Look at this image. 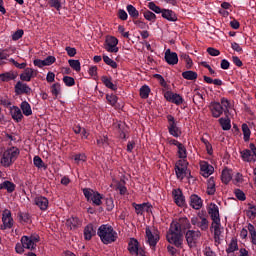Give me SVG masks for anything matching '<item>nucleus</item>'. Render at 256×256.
I'll return each mask as SVG.
<instances>
[{
	"mask_svg": "<svg viewBox=\"0 0 256 256\" xmlns=\"http://www.w3.org/2000/svg\"><path fill=\"white\" fill-rule=\"evenodd\" d=\"M98 237H100L104 245H109L117 241L118 235L117 232L113 229V226L108 224H103L98 228L97 232Z\"/></svg>",
	"mask_w": 256,
	"mask_h": 256,
	"instance_id": "f257e3e1",
	"label": "nucleus"
},
{
	"mask_svg": "<svg viewBox=\"0 0 256 256\" xmlns=\"http://www.w3.org/2000/svg\"><path fill=\"white\" fill-rule=\"evenodd\" d=\"M20 154L21 150L15 146L6 148L1 156V165L3 167H11L19 159Z\"/></svg>",
	"mask_w": 256,
	"mask_h": 256,
	"instance_id": "f03ea898",
	"label": "nucleus"
},
{
	"mask_svg": "<svg viewBox=\"0 0 256 256\" xmlns=\"http://www.w3.org/2000/svg\"><path fill=\"white\" fill-rule=\"evenodd\" d=\"M229 100L227 98H221L220 103L219 102H211L209 105V109L212 113V117H214V119H219V117H221L223 115V113H225V115H227V113H229Z\"/></svg>",
	"mask_w": 256,
	"mask_h": 256,
	"instance_id": "7ed1b4c3",
	"label": "nucleus"
},
{
	"mask_svg": "<svg viewBox=\"0 0 256 256\" xmlns=\"http://www.w3.org/2000/svg\"><path fill=\"white\" fill-rule=\"evenodd\" d=\"M166 239L170 245H175L178 249L183 248V234L177 230V226L170 225L166 234Z\"/></svg>",
	"mask_w": 256,
	"mask_h": 256,
	"instance_id": "20e7f679",
	"label": "nucleus"
},
{
	"mask_svg": "<svg viewBox=\"0 0 256 256\" xmlns=\"http://www.w3.org/2000/svg\"><path fill=\"white\" fill-rule=\"evenodd\" d=\"M82 191L84 197L87 199V201H91L92 205L96 207L103 205V199H105L103 194L99 193L98 191H94L91 188H84Z\"/></svg>",
	"mask_w": 256,
	"mask_h": 256,
	"instance_id": "39448f33",
	"label": "nucleus"
},
{
	"mask_svg": "<svg viewBox=\"0 0 256 256\" xmlns=\"http://www.w3.org/2000/svg\"><path fill=\"white\" fill-rule=\"evenodd\" d=\"M166 119L168 121L167 129L169 135L175 137L176 139L181 137V135H183V132L181 131V128L177 126V121L175 120V117L171 114H168L166 116Z\"/></svg>",
	"mask_w": 256,
	"mask_h": 256,
	"instance_id": "423d86ee",
	"label": "nucleus"
},
{
	"mask_svg": "<svg viewBox=\"0 0 256 256\" xmlns=\"http://www.w3.org/2000/svg\"><path fill=\"white\" fill-rule=\"evenodd\" d=\"M191 225L198 227L201 231L209 230V220L207 219V216H204L201 213H198L197 216L191 218Z\"/></svg>",
	"mask_w": 256,
	"mask_h": 256,
	"instance_id": "0eeeda50",
	"label": "nucleus"
},
{
	"mask_svg": "<svg viewBox=\"0 0 256 256\" xmlns=\"http://www.w3.org/2000/svg\"><path fill=\"white\" fill-rule=\"evenodd\" d=\"M146 243H148L149 247L152 251H155V247H157V243H159V232L151 231V228L146 227Z\"/></svg>",
	"mask_w": 256,
	"mask_h": 256,
	"instance_id": "6e6552de",
	"label": "nucleus"
},
{
	"mask_svg": "<svg viewBox=\"0 0 256 256\" xmlns=\"http://www.w3.org/2000/svg\"><path fill=\"white\" fill-rule=\"evenodd\" d=\"M174 229L177 227V231L180 233H185L187 229H191V222L187 217L179 218L178 220H174L170 224Z\"/></svg>",
	"mask_w": 256,
	"mask_h": 256,
	"instance_id": "1a4fd4ad",
	"label": "nucleus"
},
{
	"mask_svg": "<svg viewBox=\"0 0 256 256\" xmlns=\"http://www.w3.org/2000/svg\"><path fill=\"white\" fill-rule=\"evenodd\" d=\"M200 237H201V231L199 230H187L185 233V239L189 247H195Z\"/></svg>",
	"mask_w": 256,
	"mask_h": 256,
	"instance_id": "9d476101",
	"label": "nucleus"
},
{
	"mask_svg": "<svg viewBox=\"0 0 256 256\" xmlns=\"http://www.w3.org/2000/svg\"><path fill=\"white\" fill-rule=\"evenodd\" d=\"M119 44V40L115 36H108L106 37L105 43H104V49L108 51V53H118L119 47L117 45Z\"/></svg>",
	"mask_w": 256,
	"mask_h": 256,
	"instance_id": "9b49d317",
	"label": "nucleus"
},
{
	"mask_svg": "<svg viewBox=\"0 0 256 256\" xmlns=\"http://www.w3.org/2000/svg\"><path fill=\"white\" fill-rule=\"evenodd\" d=\"M164 99L169 101V103H174V105H182L183 103V97H181V95L169 90L164 93Z\"/></svg>",
	"mask_w": 256,
	"mask_h": 256,
	"instance_id": "f8f14e48",
	"label": "nucleus"
},
{
	"mask_svg": "<svg viewBox=\"0 0 256 256\" xmlns=\"http://www.w3.org/2000/svg\"><path fill=\"white\" fill-rule=\"evenodd\" d=\"M114 129L117 131L120 139L127 141V133H129V127L124 122H118L114 124Z\"/></svg>",
	"mask_w": 256,
	"mask_h": 256,
	"instance_id": "ddd939ff",
	"label": "nucleus"
},
{
	"mask_svg": "<svg viewBox=\"0 0 256 256\" xmlns=\"http://www.w3.org/2000/svg\"><path fill=\"white\" fill-rule=\"evenodd\" d=\"M14 91L16 95H31V87L21 81L15 84Z\"/></svg>",
	"mask_w": 256,
	"mask_h": 256,
	"instance_id": "4468645a",
	"label": "nucleus"
},
{
	"mask_svg": "<svg viewBox=\"0 0 256 256\" xmlns=\"http://www.w3.org/2000/svg\"><path fill=\"white\" fill-rule=\"evenodd\" d=\"M214 230V241L215 243H219L221 241V234L223 233V227L221 226V221L212 222L210 231Z\"/></svg>",
	"mask_w": 256,
	"mask_h": 256,
	"instance_id": "2eb2a0df",
	"label": "nucleus"
},
{
	"mask_svg": "<svg viewBox=\"0 0 256 256\" xmlns=\"http://www.w3.org/2000/svg\"><path fill=\"white\" fill-rule=\"evenodd\" d=\"M132 207L135 209L136 215H143V213H151V207H153L150 203H142V204H137V203H132Z\"/></svg>",
	"mask_w": 256,
	"mask_h": 256,
	"instance_id": "dca6fc26",
	"label": "nucleus"
},
{
	"mask_svg": "<svg viewBox=\"0 0 256 256\" xmlns=\"http://www.w3.org/2000/svg\"><path fill=\"white\" fill-rule=\"evenodd\" d=\"M2 223L4 229H11L13 227V217L11 216V210L5 209L2 213Z\"/></svg>",
	"mask_w": 256,
	"mask_h": 256,
	"instance_id": "f3484780",
	"label": "nucleus"
},
{
	"mask_svg": "<svg viewBox=\"0 0 256 256\" xmlns=\"http://www.w3.org/2000/svg\"><path fill=\"white\" fill-rule=\"evenodd\" d=\"M174 203L178 205V207H183L185 205V196L183 195V191L181 189H174L172 191Z\"/></svg>",
	"mask_w": 256,
	"mask_h": 256,
	"instance_id": "a211bd4d",
	"label": "nucleus"
},
{
	"mask_svg": "<svg viewBox=\"0 0 256 256\" xmlns=\"http://www.w3.org/2000/svg\"><path fill=\"white\" fill-rule=\"evenodd\" d=\"M208 214L212 219V223L221 221V218L219 216V206H217V204H210V207L208 208Z\"/></svg>",
	"mask_w": 256,
	"mask_h": 256,
	"instance_id": "6ab92c4d",
	"label": "nucleus"
},
{
	"mask_svg": "<svg viewBox=\"0 0 256 256\" xmlns=\"http://www.w3.org/2000/svg\"><path fill=\"white\" fill-rule=\"evenodd\" d=\"M189 205L192 207V209H196V211H198L201 209V207H203V199H201V197H199L197 194H192L190 196Z\"/></svg>",
	"mask_w": 256,
	"mask_h": 256,
	"instance_id": "aec40b11",
	"label": "nucleus"
},
{
	"mask_svg": "<svg viewBox=\"0 0 256 256\" xmlns=\"http://www.w3.org/2000/svg\"><path fill=\"white\" fill-rule=\"evenodd\" d=\"M165 61L168 65H177L179 63V56L175 52H171V49H167L165 52Z\"/></svg>",
	"mask_w": 256,
	"mask_h": 256,
	"instance_id": "412c9836",
	"label": "nucleus"
},
{
	"mask_svg": "<svg viewBox=\"0 0 256 256\" xmlns=\"http://www.w3.org/2000/svg\"><path fill=\"white\" fill-rule=\"evenodd\" d=\"M35 205L39 207L41 211H47L49 208V199L45 196H38L34 199Z\"/></svg>",
	"mask_w": 256,
	"mask_h": 256,
	"instance_id": "4be33fe9",
	"label": "nucleus"
},
{
	"mask_svg": "<svg viewBox=\"0 0 256 256\" xmlns=\"http://www.w3.org/2000/svg\"><path fill=\"white\" fill-rule=\"evenodd\" d=\"M175 173L177 179H185V175H187V167L183 166V162L179 160L175 165Z\"/></svg>",
	"mask_w": 256,
	"mask_h": 256,
	"instance_id": "5701e85b",
	"label": "nucleus"
},
{
	"mask_svg": "<svg viewBox=\"0 0 256 256\" xmlns=\"http://www.w3.org/2000/svg\"><path fill=\"white\" fill-rule=\"evenodd\" d=\"M10 114L16 123H21L23 120V112H21V109L17 106L10 107Z\"/></svg>",
	"mask_w": 256,
	"mask_h": 256,
	"instance_id": "b1692460",
	"label": "nucleus"
},
{
	"mask_svg": "<svg viewBox=\"0 0 256 256\" xmlns=\"http://www.w3.org/2000/svg\"><path fill=\"white\" fill-rule=\"evenodd\" d=\"M200 171L203 177H209L210 175H213L215 168L211 164L204 162L200 166Z\"/></svg>",
	"mask_w": 256,
	"mask_h": 256,
	"instance_id": "393cba45",
	"label": "nucleus"
},
{
	"mask_svg": "<svg viewBox=\"0 0 256 256\" xmlns=\"http://www.w3.org/2000/svg\"><path fill=\"white\" fill-rule=\"evenodd\" d=\"M33 77H37L33 68H25L24 73L20 74L21 81L29 82Z\"/></svg>",
	"mask_w": 256,
	"mask_h": 256,
	"instance_id": "a878e982",
	"label": "nucleus"
},
{
	"mask_svg": "<svg viewBox=\"0 0 256 256\" xmlns=\"http://www.w3.org/2000/svg\"><path fill=\"white\" fill-rule=\"evenodd\" d=\"M95 228L93 227V224H88L84 228V239L85 241H91L93 239L94 235H96Z\"/></svg>",
	"mask_w": 256,
	"mask_h": 256,
	"instance_id": "bb28decb",
	"label": "nucleus"
},
{
	"mask_svg": "<svg viewBox=\"0 0 256 256\" xmlns=\"http://www.w3.org/2000/svg\"><path fill=\"white\" fill-rule=\"evenodd\" d=\"M231 179H233V170H231L229 168H225L221 174L222 183L227 185L231 182Z\"/></svg>",
	"mask_w": 256,
	"mask_h": 256,
	"instance_id": "cd10ccee",
	"label": "nucleus"
},
{
	"mask_svg": "<svg viewBox=\"0 0 256 256\" xmlns=\"http://www.w3.org/2000/svg\"><path fill=\"white\" fill-rule=\"evenodd\" d=\"M66 225L73 231L75 229H79L81 226V220L75 216H72L66 220Z\"/></svg>",
	"mask_w": 256,
	"mask_h": 256,
	"instance_id": "c85d7f7f",
	"label": "nucleus"
},
{
	"mask_svg": "<svg viewBox=\"0 0 256 256\" xmlns=\"http://www.w3.org/2000/svg\"><path fill=\"white\" fill-rule=\"evenodd\" d=\"M162 17L163 19H166L167 21H171L172 23H175L177 21V14L173 12V10L169 9H163L162 11Z\"/></svg>",
	"mask_w": 256,
	"mask_h": 256,
	"instance_id": "c756f323",
	"label": "nucleus"
},
{
	"mask_svg": "<svg viewBox=\"0 0 256 256\" xmlns=\"http://www.w3.org/2000/svg\"><path fill=\"white\" fill-rule=\"evenodd\" d=\"M17 79V73L10 71L0 74V81L4 83H9V81H15Z\"/></svg>",
	"mask_w": 256,
	"mask_h": 256,
	"instance_id": "7c9ffc66",
	"label": "nucleus"
},
{
	"mask_svg": "<svg viewBox=\"0 0 256 256\" xmlns=\"http://www.w3.org/2000/svg\"><path fill=\"white\" fill-rule=\"evenodd\" d=\"M101 81L107 89H111V91H117V85L113 84V78L109 76H102Z\"/></svg>",
	"mask_w": 256,
	"mask_h": 256,
	"instance_id": "2f4dec72",
	"label": "nucleus"
},
{
	"mask_svg": "<svg viewBox=\"0 0 256 256\" xmlns=\"http://www.w3.org/2000/svg\"><path fill=\"white\" fill-rule=\"evenodd\" d=\"M21 243L24 245L25 249H30V251H35L37 244L33 243V240H30L28 236H22Z\"/></svg>",
	"mask_w": 256,
	"mask_h": 256,
	"instance_id": "473e14b6",
	"label": "nucleus"
},
{
	"mask_svg": "<svg viewBox=\"0 0 256 256\" xmlns=\"http://www.w3.org/2000/svg\"><path fill=\"white\" fill-rule=\"evenodd\" d=\"M139 249V241L135 238H131L128 243V251L131 255L137 254V250Z\"/></svg>",
	"mask_w": 256,
	"mask_h": 256,
	"instance_id": "72a5a7b5",
	"label": "nucleus"
},
{
	"mask_svg": "<svg viewBox=\"0 0 256 256\" xmlns=\"http://www.w3.org/2000/svg\"><path fill=\"white\" fill-rule=\"evenodd\" d=\"M17 186L15 185V183L9 181V180H5L4 182H2L0 184V189L3 190L5 189L7 191V193H13V191H15V188Z\"/></svg>",
	"mask_w": 256,
	"mask_h": 256,
	"instance_id": "f704fd0d",
	"label": "nucleus"
},
{
	"mask_svg": "<svg viewBox=\"0 0 256 256\" xmlns=\"http://www.w3.org/2000/svg\"><path fill=\"white\" fill-rule=\"evenodd\" d=\"M20 107L23 115H25L26 117L33 115V110L31 109V104H29V102L23 101Z\"/></svg>",
	"mask_w": 256,
	"mask_h": 256,
	"instance_id": "c9c22d12",
	"label": "nucleus"
},
{
	"mask_svg": "<svg viewBox=\"0 0 256 256\" xmlns=\"http://www.w3.org/2000/svg\"><path fill=\"white\" fill-rule=\"evenodd\" d=\"M218 122L222 127L223 131H229L231 129V119L229 118V116H226L225 118H220Z\"/></svg>",
	"mask_w": 256,
	"mask_h": 256,
	"instance_id": "e433bc0d",
	"label": "nucleus"
},
{
	"mask_svg": "<svg viewBox=\"0 0 256 256\" xmlns=\"http://www.w3.org/2000/svg\"><path fill=\"white\" fill-rule=\"evenodd\" d=\"M17 217L20 223H31V214L28 212H18Z\"/></svg>",
	"mask_w": 256,
	"mask_h": 256,
	"instance_id": "4c0bfd02",
	"label": "nucleus"
},
{
	"mask_svg": "<svg viewBox=\"0 0 256 256\" xmlns=\"http://www.w3.org/2000/svg\"><path fill=\"white\" fill-rule=\"evenodd\" d=\"M126 11H128V14L132 19H138L139 18V10L135 8V6L129 4L126 6Z\"/></svg>",
	"mask_w": 256,
	"mask_h": 256,
	"instance_id": "58836bf2",
	"label": "nucleus"
},
{
	"mask_svg": "<svg viewBox=\"0 0 256 256\" xmlns=\"http://www.w3.org/2000/svg\"><path fill=\"white\" fill-rule=\"evenodd\" d=\"M182 77L183 79H187V81H195L198 75H197V72L188 70L182 73Z\"/></svg>",
	"mask_w": 256,
	"mask_h": 256,
	"instance_id": "ea45409f",
	"label": "nucleus"
},
{
	"mask_svg": "<svg viewBox=\"0 0 256 256\" xmlns=\"http://www.w3.org/2000/svg\"><path fill=\"white\" fill-rule=\"evenodd\" d=\"M154 79H157V81H158V83H160L161 87H163L167 91L171 90V86L169 84H167V82L165 81V78H163L161 76V74H154Z\"/></svg>",
	"mask_w": 256,
	"mask_h": 256,
	"instance_id": "a19ab883",
	"label": "nucleus"
},
{
	"mask_svg": "<svg viewBox=\"0 0 256 256\" xmlns=\"http://www.w3.org/2000/svg\"><path fill=\"white\" fill-rule=\"evenodd\" d=\"M96 143L98 145V147H107L109 146V137L108 136H99L96 139Z\"/></svg>",
	"mask_w": 256,
	"mask_h": 256,
	"instance_id": "79ce46f5",
	"label": "nucleus"
},
{
	"mask_svg": "<svg viewBox=\"0 0 256 256\" xmlns=\"http://www.w3.org/2000/svg\"><path fill=\"white\" fill-rule=\"evenodd\" d=\"M180 59L181 61H185L187 69H191V67H193V60L188 54L186 53L180 54Z\"/></svg>",
	"mask_w": 256,
	"mask_h": 256,
	"instance_id": "37998d69",
	"label": "nucleus"
},
{
	"mask_svg": "<svg viewBox=\"0 0 256 256\" xmlns=\"http://www.w3.org/2000/svg\"><path fill=\"white\" fill-rule=\"evenodd\" d=\"M248 231L250 233V239L252 245H256V229L255 226L251 223L248 224Z\"/></svg>",
	"mask_w": 256,
	"mask_h": 256,
	"instance_id": "c03bdc74",
	"label": "nucleus"
},
{
	"mask_svg": "<svg viewBox=\"0 0 256 256\" xmlns=\"http://www.w3.org/2000/svg\"><path fill=\"white\" fill-rule=\"evenodd\" d=\"M177 149L179 159H187V148H185V145H183V143H180L177 146Z\"/></svg>",
	"mask_w": 256,
	"mask_h": 256,
	"instance_id": "a18cd8bd",
	"label": "nucleus"
},
{
	"mask_svg": "<svg viewBox=\"0 0 256 256\" xmlns=\"http://www.w3.org/2000/svg\"><path fill=\"white\" fill-rule=\"evenodd\" d=\"M246 216L249 219H255L256 217V205L255 204H248V210L246 211Z\"/></svg>",
	"mask_w": 256,
	"mask_h": 256,
	"instance_id": "49530a36",
	"label": "nucleus"
},
{
	"mask_svg": "<svg viewBox=\"0 0 256 256\" xmlns=\"http://www.w3.org/2000/svg\"><path fill=\"white\" fill-rule=\"evenodd\" d=\"M116 191H119L120 195L127 194V186H125V180H121L116 184Z\"/></svg>",
	"mask_w": 256,
	"mask_h": 256,
	"instance_id": "de8ad7c7",
	"label": "nucleus"
},
{
	"mask_svg": "<svg viewBox=\"0 0 256 256\" xmlns=\"http://www.w3.org/2000/svg\"><path fill=\"white\" fill-rule=\"evenodd\" d=\"M33 163L37 169H47V165H45V162H43V159L39 156H34Z\"/></svg>",
	"mask_w": 256,
	"mask_h": 256,
	"instance_id": "09e8293b",
	"label": "nucleus"
},
{
	"mask_svg": "<svg viewBox=\"0 0 256 256\" xmlns=\"http://www.w3.org/2000/svg\"><path fill=\"white\" fill-rule=\"evenodd\" d=\"M149 93H151V88L148 85H144L140 88L141 99H149Z\"/></svg>",
	"mask_w": 256,
	"mask_h": 256,
	"instance_id": "8fccbe9b",
	"label": "nucleus"
},
{
	"mask_svg": "<svg viewBox=\"0 0 256 256\" xmlns=\"http://www.w3.org/2000/svg\"><path fill=\"white\" fill-rule=\"evenodd\" d=\"M242 133L244 135V141L247 143L249 139H251V130L249 129V125L242 124Z\"/></svg>",
	"mask_w": 256,
	"mask_h": 256,
	"instance_id": "3c124183",
	"label": "nucleus"
},
{
	"mask_svg": "<svg viewBox=\"0 0 256 256\" xmlns=\"http://www.w3.org/2000/svg\"><path fill=\"white\" fill-rule=\"evenodd\" d=\"M51 93L54 95V97L57 99L59 95H61V84L60 83H54L51 86Z\"/></svg>",
	"mask_w": 256,
	"mask_h": 256,
	"instance_id": "603ef678",
	"label": "nucleus"
},
{
	"mask_svg": "<svg viewBox=\"0 0 256 256\" xmlns=\"http://www.w3.org/2000/svg\"><path fill=\"white\" fill-rule=\"evenodd\" d=\"M143 16L146 19V21H151L152 23H155V21L157 20V15H155V13L149 10H145L143 12Z\"/></svg>",
	"mask_w": 256,
	"mask_h": 256,
	"instance_id": "864d4df0",
	"label": "nucleus"
},
{
	"mask_svg": "<svg viewBox=\"0 0 256 256\" xmlns=\"http://www.w3.org/2000/svg\"><path fill=\"white\" fill-rule=\"evenodd\" d=\"M68 63L70 65L71 69H73L77 73H79V71H81V62H79V60L70 59V60H68Z\"/></svg>",
	"mask_w": 256,
	"mask_h": 256,
	"instance_id": "5fc2aeb1",
	"label": "nucleus"
},
{
	"mask_svg": "<svg viewBox=\"0 0 256 256\" xmlns=\"http://www.w3.org/2000/svg\"><path fill=\"white\" fill-rule=\"evenodd\" d=\"M251 152L252 151L249 149H244V150L240 151L242 161L249 163V161H251Z\"/></svg>",
	"mask_w": 256,
	"mask_h": 256,
	"instance_id": "6e6d98bb",
	"label": "nucleus"
},
{
	"mask_svg": "<svg viewBox=\"0 0 256 256\" xmlns=\"http://www.w3.org/2000/svg\"><path fill=\"white\" fill-rule=\"evenodd\" d=\"M103 61L106 65H109V67H112V69H117V62H115L113 59L109 58V56L104 55Z\"/></svg>",
	"mask_w": 256,
	"mask_h": 256,
	"instance_id": "4d7b16f0",
	"label": "nucleus"
},
{
	"mask_svg": "<svg viewBox=\"0 0 256 256\" xmlns=\"http://www.w3.org/2000/svg\"><path fill=\"white\" fill-rule=\"evenodd\" d=\"M239 249V246L237 245V241L232 240L229 244L228 248L226 249V253H235Z\"/></svg>",
	"mask_w": 256,
	"mask_h": 256,
	"instance_id": "13d9d810",
	"label": "nucleus"
},
{
	"mask_svg": "<svg viewBox=\"0 0 256 256\" xmlns=\"http://www.w3.org/2000/svg\"><path fill=\"white\" fill-rule=\"evenodd\" d=\"M215 181H213V179L210 178L209 180V184L207 187V195H215Z\"/></svg>",
	"mask_w": 256,
	"mask_h": 256,
	"instance_id": "bf43d9fd",
	"label": "nucleus"
},
{
	"mask_svg": "<svg viewBox=\"0 0 256 256\" xmlns=\"http://www.w3.org/2000/svg\"><path fill=\"white\" fill-rule=\"evenodd\" d=\"M148 8L150 9V11H153L154 13H163V9H161V7L155 5V2H149L148 3Z\"/></svg>",
	"mask_w": 256,
	"mask_h": 256,
	"instance_id": "052dcab7",
	"label": "nucleus"
},
{
	"mask_svg": "<svg viewBox=\"0 0 256 256\" xmlns=\"http://www.w3.org/2000/svg\"><path fill=\"white\" fill-rule=\"evenodd\" d=\"M63 83L66 85V87H73V85H75V78L70 76H64Z\"/></svg>",
	"mask_w": 256,
	"mask_h": 256,
	"instance_id": "680f3d73",
	"label": "nucleus"
},
{
	"mask_svg": "<svg viewBox=\"0 0 256 256\" xmlns=\"http://www.w3.org/2000/svg\"><path fill=\"white\" fill-rule=\"evenodd\" d=\"M106 99L108 103L112 105V107H114V105H117L118 98L115 94H107Z\"/></svg>",
	"mask_w": 256,
	"mask_h": 256,
	"instance_id": "e2e57ef3",
	"label": "nucleus"
},
{
	"mask_svg": "<svg viewBox=\"0 0 256 256\" xmlns=\"http://www.w3.org/2000/svg\"><path fill=\"white\" fill-rule=\"evenodd\" d=\"M106 203V211H113L115 209V203L113 201V198H105Z\"/></svg>",
	"mask_w": 256,
	"mask_h": 256,
	"instance_id": "0e129e2a",
	"label": "nucleus"
},
{
	"mask_svg": "<svg viewBox=\"0 0 256 256\" xmlns=\"http://www.w3.org/2000/svg\"><path fill=\"white\" fill-rule=\"evenodd\" d=\"M234 193L238 201H245V199H247V197L245 196V192H243L241 189H236Z\"/></svg>",
	"mask_w": 256,
	"mask_h": 256,
	"instance_id": "69168bd1",
	"label": "nucleus"
},
{
	"mask_svg": "<svg viewBox=\"0 0 256 256\" xmlns=\"http://www.w3.org/2000/svg\"><path fill=\"white\" fill-rule=\"evenodd\" d=\"M50 7H53L56 11H61V2L59 0H48Z\"/></svg>",
	"mask_w": 256,
	"mask_h": 256,
	"instance_id": "338daca9",
	"label": "nucleus"
},
{
	"mask_svg": "<svg viewBox=\"0 0 256 256\" xmlns=\"http://www.w3.org/2000/svg\"><path fill=\"white\" fill-rule=\"evenodd\" d=\"M24 33L25 32L23 31V29L17 30L16 32L13 33L12 40L19 41V39H21V37H23Z\"/></svg>",
	"mask_w": 256,
	"mask_h": 256,
	"instance_id": "774afa93",
	"label": "nucleus"
}]
</instances>
